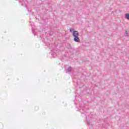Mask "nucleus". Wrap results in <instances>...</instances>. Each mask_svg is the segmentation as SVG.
I'll use <instances>...</instances> for the list:
<instances>
[{"mask_svg": "<svg viewBox=\"0 0 129 129\" xmlns=\"http://www.w3.org/2000/svg\"><path fill=\"white\" fill-rule=\"evenodd\" d=\"M73 37H77L79 35V32L77 31H74L72 33Z\"/></svg>", "mask_w": 129, "mask_h": 129, "instance_id": "obj_1", "label": "nucleus"}, {"mask_svg": "<svg viewBox=\"0 0 129 129\" xmlns=\"http://www.w3.org/2000/svg\"><path fill=\"white\" fill-rule=\"evenodd\" d=\"M74 41H75V42H80V39L78 36H75L74 37Z\"/></svg>", "mask_w": 129, "mask_h": 129, "instance_id": "obj_2", "label": "nucleus"}, {"mask_svg": "<svg viewBox=\"0 0 129 129\" xmlns=\"http://www.w3.org/2000/svg\"><path fill=\"white\" fill-rule=\"evenodd\" d=\"M125 18L129 21V14H126Z\"/></svg>", "mask_w": 129, "mask_h": 129, "instance_id": "obj_3", "label": "nucleus"}, {"mask_svg": "<svg viewBox=\"0 0 129 129\" xmlns=\"http://www.w3.org/2000/svg\"><path fill=\"white\" fill-rule=\"evenodd\" d=\"M70 32H71V33H73V32H75V29L74 28H70Z\"/></svg>", "mask_w": 129, "mask_h": 129, "instance_id": "obj_4", "label": "nucleus"}, {"mask_svg": "<svg viewBox=\"0 0 129 129\" xmlns=\"http://www.w3.org/2000/svg\"><path fill=\"white\" fill-rule=\"evenodd\" d=\"M124 35L125 36V37H127V36H129V33L126 31Z\"/></svg>", "mask_w": 129, "mask_h": 129, "instance_id": "obj_5", "label": "nucleus"}, {"mask_svg": "<svg viewBox=\"0 0 129 129\" xmlns=\"http://www.w3.org/2000/svg\"><path fill=\"white\" fill-rule=\"evenodd\" d=\"M68 72H71V70H72V68H71V67H69L68 68Z\"/></svg>", "mask_w": 129, "mask_h": 129, "instance_id": "obj_6", "label": "nucleus"}]
</instances>
